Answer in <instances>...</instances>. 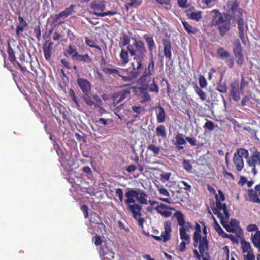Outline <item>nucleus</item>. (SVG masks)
I'll return each mask as SVG.
<instances>
[{
  "label": "nucleus",
  "mask_w": 260,
  "mask_h": 260,
  "mask_svg": "<svg viewBox=\"0 0 260 260\" xmlns=\"http://www.w3.org/2000/svg\"><path fill=\"white\" fill-rule=\"evenodd\" d=\"M132 39L134 41L133 46L129 45L126 49L121 48L119 55L120 61L122 66H126L130 60L129 54L133 57L129 68L138 71L143 69L147 50L142 41L137 40L135 38H132Z\"/></svg>",
  "instance_id": "f257e3e1"
},
{
  "label": "nucleus",
  "mask_w": 260,
  "mask_h": 260,
  "mask_svg": "<svg viewBox=\"0 0 260 260\" xmlns=\"http://www.w3.org/2000/svg\"><path fill=\"white\" fill-rule=\"evenodd\" d=\"M125 195L126 197L125 203L127 205L128 211L132 214L133 218L138 221L139 226L143 228L145 220L142 217V207L141 205L148 204L147 194L144 191L140 192L130 189Z\"/></svg>",
  "instance_id": "f03ea898"
},
{
  "label": "nucleus",
  "mask_w": 260,
  "mask_h": 260,
  "mask_svg": "<svg viewBox=\"0 0 260 260\" xmlns=\"http://www.w3.org/2000/svg\"><path fill=\"white\" fill-rule=\"evenodd\" d=\"M194 229L195 231L193 236V245L194 247L198 246L199 252L203 256L205 250L208 251L209 242L206 236L203 237L201 236V229L199 224L196 223Z\"/></svg>",
  "instance_id": "7ed1b4c3"
},
{
  "label": "nucleus",
  "mask_w": 260,
  "mask_h": 260,
  "mask_svg": "<svg viewBox=\"0 0 260 260\" xmlns=\"http://www.w3.org/2000/svg\"><path fill=\"white\" fill-rule=\"evenodd\" d=\"M143 38L148 45L149 51V58L148 64L146 66L144 72L153 74L155 73V62L153 58V50L155 47L154 41L152 36L148 34H144Z\"/></svg>",
  "instance_id": "20e7f679"
},
{
  "label": "nucleus",
  "mask_w": 260,
  "mask_h": 260,
  "mask_svg": "<svg viewBox=\"0 0 260 260\" xmlns=\"http://www.w3.org/2000/svg\"><path fill=\"white\" fill-rule=\"evenodd\" d=\"M250 155H248L246 162L248 167L250 168L252 172L255 175L257 173L256 166L260 165V151L255 147L249 149Z\"/></svg>",
  "instance_id": "39448f33"
},
{
  "label": "nucleus",
  "mask_w": 260,
  "mask_h": 260,
  "mask_svg": "<svg viewBox=\"0 0 260 260\" xmlns=\"http://www.w3.org/2000/svg\"><path fill=\"white\" fill-rule=\"evenodd\" d=\"M249 155L248 150L244 148H237L234 154L233 162L238 171H241L244 168L243 158L247 159Z\"/></svg>",
  "instance_id": "423d86ee"
},
{
  "label": "nucleus",
  "mask_w": 260,
  "mask_h": 260,
  "mask_svg": "<svg viewBox=\"0 0 260 260\" xmlns=\"http://www.w3.org/2000/svg\"><path fill=\"white\" fill-rule=\"evenodd\" d=\"M134 92L138 99L141 103H146L151 100V98L149 93L148 89L146 87H133Z\"/></svg>",
  "instance_id": "0eeeda50"
},
{
  "label": "nucleus",
  "mask_w": 260,
  "mask_h": 260,
  "mask_svg": "<svg viewBox=\"0 0 260 260\" xmlns=\"http://www.w3.org/2000/svg\"><path fill=\"white\" fill-rule=\"evenodd\" d=\"M89 7L91 9L89 13L96 15V13H101L105 10L106 3L104 1L94 0L91 2Z\"/></svg>",
  "instance_id": "6e6552de"
},
{
  "label": "nucleus",
  "mask_w": 260,
  "mask_h": 260,
  "mask_svg": "<svg viewBox=\"0 0 260 260\" xmlns=\"http://www.w3.org/2000/svg\"><path fill=\"white\" fill-rule=\"evenodd\" d=\"M236 20L238 25V29L239 31V36L243 44H245L246 41L244 36V19L243 14L239 12L237 15L235 16V18H233Z\"/></svg>",
  "instance_id": "1a4fd4ad"
},
{
  "label": "nucleus",
  "mask_w": 260,
  "mask_h": 260,
  "mask_svg": "<svg viewBox=\"0 0 260 260\" xmlns=\"http://www.w3.org/2000/svg\"><path fill=\"white\" fill-rule=\"evenodd\" d=\"M76 5L71 4L69 7L66 8L63 11L58 14L52 15L51 17L54 23L57 22L61 18H67L71 15L73 12H75Z\"/></svg>",
  "instance_id": "9d476101"
},
{
  "label": "nucleus",
  "mask_w": 260,
  "mask_h": 260,
  "mask_svg": "<svg viewBox=\"0 0 260 260\" xmlns=\"http://www.w3.org/2000/svg\"><path fill=\"white\" fill-rule=\"evenodd\" d=\"M239 3L237 0H229L226 3V10L228 12H231L233 15V18H235V16L239 12L242 13L243 10L238 8Z\"/></svg>",
  "instance_id": "9b49d317"
},
{
  "label": "nucleus",
  "mask_w": 260,
  "mask_h": 260,
  "mask_svg": "<svg viewBox=\"0 0 260 260\" xmlns=\"http://www.w3.org/2000/svg\"><path fill=\"white\" fill-rule=\"evenodd\" d=\"M77 83L84 95L89 94L91 89V84L88 80L78 78L77 79Z\"/></svg>",
  "instance_id": "f8f14e48"
},
{
  "label": "nucleus",
  "mask_w": 260,
  "mask_h": 260,
  "mask_svg": "<svg viewBox=\"0 0 260 260\" xmlns=\"http://www.w3.org/2000/svg\"><path fill=\"white\" fill-rule=\"evenodd\" d=\"M248 195L250 201L260 203V183L255 186L254 190L252 189L248 190Z\"/></svg>",
  "instance_id": "ddd939ff"
},
{
  "label": "nucleus",
  "mask_w": 260,
  "mask_h": 260,
  "mask_svg": "<svg viewBox=\"0 0 260 260\" xmlns=\"http://www.w3.org/2000/svg\"><path fill=\"white\" fill-rule=\"evenodd\" d=\"M53 43L50 40H47L43 45V49L44 55L47 61L51 59L52 51L53 50Z\"/></svg>",
  "instance_id": "4468645a"
},
{
  "label": "nucleus",
  "mask_w": 260,
  "mask_h": 260,
  "mask_svg": "<svg viewBox=\"0 0 260 260\" xmlns=\"http://www.w3.org/2000/svg\"><path fill=\"white\" fill-rule=\"evenodd\" d=\"M173 144L178 150H183L184 147L182 145L186 144V138H184L183 134L178 133L175 136V141Z\"/></svg>",
  "instance_id": "2eb2a0df"
},
{
  "label": "nucleus",
  "mask_w": 260,
  "mask_h": 260,
  "mask_svg": "<svg viewBox=\"0 0 260 260\" xmlns=\"http://www.w3.org/2000/svg\"><path fill=\"white\" fill-rule=\"evenodd\" d=\"M230 94L232 99L236 102L238 101L240 99L239 85L238 84H231L230 85Z\"/></svg>",
  "instance_id": "dca6fc26"
},
{
  "label": "nucleus",
  "mask_w": 260,
  "mask_h": 260,
  "mask_svg": "<svg viewBox=\"0 0 260 260\" xmlns=\"http://www.w3.org/2000/svg\"><path fill=\"white\" fill-rule=\"evenodd\" d=\"M212 12L215 13L213 17L212 24L213 26H217L224 22V19L222 14L217 9H214Z\"/></svg>",
  "instance_id": "f3484780"
},
{
  "label": "nucleus",
  "mask_w": 260,
  "mask_h": 260,
  "mask_svg": "<svg viewBox=\"0 0 260 260\" xmlns=\"http://www.w3.org/2000/svg\"><path fill=\"white\" fill-rule=\"evenodd\" d=\"M162 44L164 46V56L170 60L172 56L171 48L172 46L170 40L167 39H164L162 41Z\"/></svg>",
  "instance_id": "a211bd4d"
},
{
  "label": "nucleus",
  "mask_w": 260,
  "mask_h": 260,
  "mask_svg": "<svg viewBox=\"0 0 260 260\" xmlns=\"http://www.w3.org/2000/svg\"><path fill=\"white\" fill-rule=\"evenodd\" d=\"M186 16L190 20L199 21L202 18V12H192L191 9H187L185 11Z\"/></svg>",
  "instance_id": "6ab92c4d"
},
{
  "label": "nucleus",
  "mask_w": 260,
  "mask_h": 260,
  "mask_svg": "<svg viewBox=\"0 0 260 260\" xmlns=\"http://www.w3.org/2000/svg\"><path fill=\"white\" fill-rule=\"evenodd\" d=\"M132 70L129 72V75L128 76H124L122 74L121 76V78L123 81L124 82H128L131 81L133 79L137 77L139 73L143 69H139L138 71L134 70L131 69Z\"/></svg>",
  "instance_id": "aec40b11"
},
{
  "label": "nucleus",
  "mask_w": 260,
  "mask_h": 260,
  "mask_svg": "<svg viewBox=\"0 0 260 260\" xmlns=\"http://www.w3.org/2000/svg\"><path fill=\"white\" fill-rule=\"evenodd\" d=\"M153 74L146 72H143L142 76L138 80L139 83L141 85H148L152 79Z\"/></svg>",
  "instance_id": "412c9836"
},
{
  "label": "nucleus",
  "mask_w": 260,
  "mask_h": 260,
  "mask_svg": "<svg viewBox=\"0 0 260 260\" xmlns=\"http://www.w3.org/2000/svg\"><path fill=\"white\" fill-rule=\"evenodd\" d=\"M164 234H161L162 241L166 242L170 239V232L171 231V222L170 221H165L164 222Z\"/></svg>",
  "instance_id": "4be33fe9"
},
{
  "label": "nucleus",
  "mask_w": 260,
  "mask_h": 260,
  "mask_svg": "<svg viewBox=\"0 0 260 260\" xmlns=\"http://www.w3.org/2000/svg\"><path fill=\"white\" fill-rule=\"evenodd\" d=\"M212 218L214 220V222L215 224V225H214L215 230L218 233V234L219 235H220L221 237H222L223 238H229L231 239V237H232V235H228L227 233H226L223 230V229L218 223L217 221H216L215 218L214 216H212Z\"/></svg>",
  "instance_id": "5701e85b"
},
{
  "label": "nucleus",
  "mask_w": 260,
  "mask_h": 260,
  "mask_svg": "<svg viewBox=\"0 0 260 260\" xmlns=\"http://www.w3.org/2000/svg\"><path fill=\"white\" fill-rule=\"evenodd\" d=\"M218 29L221 37H224L226 33L230 30V21L226 23H223L219 25Z\"/></svg>",
  "instance_id": "b1692460"
},
{
  "label": "nucleus",
  "mask_w": 260,
  "mask_h": 260,
  "mask_svg": "<svg viewBox=\"0 0 260 260\" xmlns=\"http://www.w3.org/2000/svg\"><path fill=\"white\" fill-rule=\"evenodd\" d=\"M78 52L75 46L70 44L68 48L64 51V55L68 56V55L72 56L73 59L77 55Z\"/></svg>",
  "instance_id": "393cba45"
},
{
  "label": "nucleus",
  "mask_w": 260,
  "mask_h": 260,
  "mask_svg": "<svg viewBox=\"0 0 260 260\" xmlns=\"http://www.w3.org/2000/svg\"><path fill=\"white\" fill-rule=\"evenodd\" d=\"M77 61L82 62L85 63H89L92 62V58L88 54L84 55H80L78 53L77 55L74 59Z\"/></svg>",
  "instance_id": "a878e982"
},
{
  "label": "nucleus",
  "mask_w": 260,
  "mask_h": 260,
  "mask_svg": "<svg viewBox=\"0 0 260 260\" xmlns=\"http://www.w3.org/2000/svg\"><path fill=\"white\" fill-rule=\"evenodd\" d=\"M158 112L156 113L157 121L158 123H162L166 119V114L164 108L161 106L158 107Z\"/></svg>",
  "instance_id": "bb28decb"
},
{
  "label": "nucleus",
  "mask_w": 260,
  "mask_h": 260,
  "mask_svg": "<svg viewBox=\"0 0 260 260\" xmlns=\"http://www.w3.org/2000/svg\"><path fill=\"white\" fill-rule=\"evenodd\" d=\"M131 37L126 34V33H123L122 34V37L121 38V42H119V45L120 48H123L124 46H128L131 45L130 44Z\"/></svg>",
  "instance_id": "cd10ccee"
},
{
  "label": "nucleus",
  "mask_w": 260,
  "mask_h": 260,
  "mask_svg": "<svg viewBox=\"0 0 260 260\" xmlns=\"http://www.w3.org/2000/svg\"><path fill=\"white\" fill-rule=\"evenodd\" d=\"M117 96L120 98V100L122 102L126 98H129L131 96L130 89H122L118 92H115Z\"/></svg>",
  "instance_id": "c85d7f7f"
},
{
  "label": "nucleus",
  "mask_w": 260,
  "mask_h": 260,
  "mask_svg": "<svg viewBox=\"0 0 260 260\" xmlns=\"http://www.w3.org/2000/svg\"><path fill=\"white\" fill-rule=\"evenodd\" d=\"M99 254L102 260H113L114 258V253L111 250L107 252L100 250Z\"/></svg>",
  "instance_id": "c756f323"
},
{
  "label": "nucleus",
  "mask_w": 260,
  "mask_h": 260,
  "mask_svg": "<svg viewBox=\"0 0 260 260\" xmlns=\"http://www.w3.org/2000/svg\"><path fill=\"white\" fill-rule=\"evenodd\" d=\"M194 90L197 95L199 96L200 100L202 101H206L207 94L202 89L200 88L197 84L194 86Z\"/></svg>",
  "instance_id": "7c9ffc66"
},
{
  "label": "nucleus",
  "mask_w": 260,
  "mask_h": 260,
  "mask_svg": "<svg viewBox=\"0 0 260 260\" xmlns=\"http://www.w3.org/2000/svg\"><path fill=\"white\" fill-rule=\"evenodd\" d=\"M182 23L185 31L189 34H195L197 32V28L192 27L188 22L182 21Z\"/></svg>",
  "instance_id": "2f4dec72"
},
{
  "label": "nucleus",
  "mask_w": 260,
  "mask_h": 260,
  "mask_svg": "<svg viewBox=\"0 0 260 260\" xmlns=\"http://www.w3.org/2000/svg\"><path fill=\"white\" fill-rule=\"evenodd\" d=\"M252 242L254 246L260 251V231H257L252 238Z\"/></svg>",
  "instance_id": "473e14b6"
},
{
  "label": "nucleus",
  "mask_w": 260,
  "mask_h": 260,
  "mask_svg": "<svg viewBox=\"0 0 260 260\" xmlns=\"http://www.w3.org/2000/svg\"><path fill=\"white\" fill-rule=\"evenodd\" d=\"M179 234L180 239L183 241H185L187 243H190V236L189 234L186 233V232H185V230H184V228L179 229Z\"/></svg>",
  "instance_id": "72a5a7b5"
},
{
  "label": "nucleus",
  "mask_w": 260,
  "mask_h": 260,
  "mask_svg": "<svg viewBox=\"0 0 260 260\" xmlns=\"http://www.w3.org/2000/svg\"><path fill=\"white\" fill-rule=\"evenodd\" d=\"M178 222V224L180 226L184 225L185 223L184 216L182 213L179 211H177L174 214Z\"/></svg>",
  "instance_id": "f704fd0d"
},
{
  "label": "nucleus",
  "mask_w": 260,
  "mask_h": 260,
  "mask_svg": "<svg viewBox=\"0 0 260 260\" xmlns=\"http://www.w3.org/2000/svg\"><path fill=\"white\" fill-rule=\"evenodd\" d=\"M8 54L9 55V59L11 63H13L16 61V57L15 52L12 48L9 42L8 43Z\"/></svg>",
  "instance_id": "c9c22d12"
},
{
  "label": "nucleus",
  "mask_w": 260,
  "mask_h": 260,
  "mask_svg": "<svg viewBox=\"0 0 260 260\" xmlns=\"http://www.w3.org/2000/svg\"><path fill=\"white\" fill-rule=\"evenodd\" d=\"M241 245L243 253L247 252V254H253L251 251V246L249 242L243 241L241 243Z\"/></svg>",
  "instance_id": "e433bc0d"
},
{
  "label": "nucleus",
  "mask_w": 260,
  "mask_h": 260,
  "mask_svg": "<svg viewBox=\"0 0 260 260\" xmlns=\"http://www.w3.org/2000/svg\"><path fill=\"white\" fill-rule=\"evenodd\" d=\"M156 133L157 136L162 138H165L167 135L166 130L162 125H160L156 127Z\"/></svg>",
  "instance_id": "4c0bfd02"
},
{
  "label": "nucleus",
  "mask_w": 260,
  "mask_h": 260,
  "mask_svg": "<svg viewBox=\"0 0 260 260\" xmlns=\"http://www.w3.org/2000/svg\"><path fill=\"white\" fill-rule=\"evenodd\" d=\"M216 90L220 93H226L228 91V87L225 82L222 83L220 81L218 83Z\"/></svg>",
  "instance_id": "58836bf2"
},
{
  "label": "nucleus",
  "mask_w": 260,
  "mask_h": 260,
  "mask_svg": "<svg viewBox=\"0 0 260 260\" xmlns=\"http://www.w3.org/2000/svg\"><path fill=\"white\" fill-rule=\"evenodd\" d=\"M166 209H170L171 210H174V208L170 206L166 205L163 203H160L159 205L155 207V210L159 214L161 213V212L165 211Z\"/></svg>",
  "instance_id": "ea45409f"
},
{
  "label": "nucleus",
  "mask_w": 260,
  "mask_h": 260,
  "mask_svg": "<svg viewBox=\"0 0 260 260\" xmlns=\"http://www.w3.org/2000/svg\"><path fill=\"white\" fill-rule=\"evenodd\" d=\"M240 52H242V47L240 41L239 40H236L235 41L233 44V53L235 54Z\"/></svg>",
  "instance_id": "a19ab883"
},
{
  "label": "nucleus",
  "mask_w": 260,
  "mask_h": 260,
  "mask_svg": "<svg viewBox=\"0 0 260 260\" xmlns=\"http://www.w3.org/2000/svg\"><path fill=\"white\" fill-rule=\"evenodd\" d=\"M148 89V91L155 92L156 94L158 93L159 87L155 82L154 78H153L152 83L149 85Z\"/></svg>",
  "instance_id": "79ce46f5"
},
{
  "label": "nucleus",
  "mask_w": 260,
  "mask_h": 260,
  "mask_svg": "<svg viewBox=\"0 0 260 260\" xmlns=\"http://www.w3.org/2000/svg\"><path fill=\"white\" fill-rule=\"evenodd\" d=\"M217 54L220 56L222 59L226 58L229 57L230 53L228 51L224 50L222 47L219 48L217 50Z\"/></svg>",
  "instance_id": "37998d69"
},
{
  "label": "nucleus",
  "mask_w": 260,
  "mask_h": 260,
  "mask_svg": "<svg viewBox=\"0 0 260 260\" xmlns=\"http://www.w3.org/2000/svg\"><path fill=\"white\" fill-rule=\"evenodd\" d=\"M182 166L187 172H192V166L189 160L184 159L182 161Z\"/></svg>",
  "instance_id": "c03bdc74"
},
{
  "label": "nucleus",
  "mask_w": 260,
  "mask_h": 260,
  "mask_svg": "<svg viewBox=\"0 0 260 260\" xmlns=\"http://www.w3.org/2000/svg\"><path fill=\"white\" fill-rule=\"evenodd\" d=\"M236 58V63L240 66L244 63V56L243 52L237 53L234 54Z\"/></svg>",
  "instance_id": "a18cd8bd"
},
{
  "label": "nucleus",
  "mask_w": 260,
  "mask_h": 260,
  "mask_svg": "<svg viewBox=\"0 0 260 260\" xmlns=\"http://www.w3.org/2000/svg\"><path fill=\"white\" fill-rule=\"evenodd\" d=\"M85 41L86 45L90 47L96 48L99 50L101 51V48L95 44V42L93 40L89 39L87 37H86Z\"/></svg>",
  "instance_id": "49530a36"
},
{
  "label": "nucleus",
  "mask_w": 260,
  "mask_h": 260,
  "mask_svg": "<svg viewBox=\"0 0 260 260\" xmlns=\"http://www.w3.org/2000/svg\"><path fill=\"white\" fill-rule=\"evenodd\" d=\"M199 83L200 86L199 87L200 88H205L207 86V82L205 77L202 75H200L199 77Z\"/></svg>",
  "instance_id": "de8ad7c7"
},
{
  "label": "nucleus",
  "mask_w": 260,
  "mask_h": 260,
  "mask_svg": "<svg viewBox=\"0 0 260 260\" xmlns=\"http://www.w3.org/2000/svg\"><path fill=\"white\" fill-rule=\"evenodd\" d=\"M147 149L152 151L154 155H158L160 152V148L154 144H150L148 146Z\"/></svg>",
  "instance_id": "09e8293b"
},
{
  "label": "nucleus",
  "mask_w": 260,
  "mask_h": 260,
  "mask_svg": "<svg viewBox=\"0 0 260 260\" xmlns=\"http://www.w3.org/2000/svg\"><path fill=\"white\" fill-rule=\"evenodd\" d=\"M116 93H114L112 96L113 102L110 105V108L112 109V107L118 105V104L120 103L122 101L120 100V98L116 96Z\"/></svg>",
  "instance_id": "8fccbe9b"
},
{
  "label": "nucleus",
  "mask_w": 260,
  "mask_h": 260,
  "mask_svg": "<svg viewBox=\"0 0 260 260\" xmlns=\"http://www.w3.org/2000/svg\"><path fill=\"white\" fill-rule=\"evenodd\" d=\"M116 68H109L107 67H102V71L107 75H115Z\"/></svg>",
  "instance_id": "3c124183"
},
{
  "label": "nucleus",
  "mask_w": 260,
  "mask_h": 260,
  "mask_svg": "<svg viewBox=\"0 0 260 260\" xmlns=\"http://www.w3.org/2000/svg\"><path fill=\"white\" fill-rule=\"evenodd\" d=\"M248 82H247L243 76L241 77V82H240V92L243 94L244 93V90L246 87L248 86Z\"/></svg>",
  "instance_id": "603ef678"
},
{
  "label": "nucleus",
  "mask_w": 260,
  "mask_h": 260,
  "mask_svg": "<svg viewBox=\"0 0 260 260\" xmlns=\"http://www.w3.org/2000/svg\"><path fill=\"white\" fill-rule=\"evenodd\" d=\"M214 214L217 216L218 218H219L220 220V223L225 228L227 225V223L224 220V217L222 215V214L220 212H218L216 210H215V212H214Z\"/></svg>",
  "instance_id": "864d4df0"
},
{
  "label": "nucleus",
  "mask_w": 260,
  "mask_h": 260,
  "mask_svg": "<svg viewBox=\"0 0 260 260\" xmlns=\"http://www.w3.org/2000/svg\"><path fill=\"white\" fill-rule=\"evenodd\" d=\"M117 13L115 11H108L107 12H101V13H96V16L98 17H104L106 16H113Z\"/></svg>",
  "instance_id": "5fc2aeb1"
},
{
  "label": "nucleus",
  "mask_w": 260,
  "mask_h": 260,
  "mask_svg": "<svg viewBox=\"0 0 260 260\" xmlns=\"http://www.w3.org/2000/svg\"><path fill=\"white\" fill-rule=\"evenodd\" d=\"M216 208L213 209V212H215L216 210L218 212H220V210H222L224 208V205H226L225 203H222L221 201H219L217 199V201H215Z\"/></svg>",
  "instance_id": "6e6d98bb"
},
{
  "label": "nucleus",
  "mask_w": 260,
  "mask_h": 260,
  "mask_svg": "<svg viewBox=\"0 0 260 260\" xmlns=\"http://www.w3.org/2000/svg\"><path fill=\"white\" fill-rule=\"evenodd\" d=\"M131 2L127 5H125V7L127 9H128L129 7H137L139 6L141 4V1L139 0H131Z\"/></svg>",
  "instance_id": "4d7b16f0"
},
{
  "label": "nucleus",
  "mask_w": 260,
  "mask_h": 260,
  "mask_svg": "<svg viewBox=\"0 0 260 260\" xmlns=\"http://www.w3.org/2000/svg\"><path fill=\"white\" fill-rule=\"evenodd\" d=\"M83 99L88 106H92L94 105V102L92 100V98L89 96V94L83 95Z\"/></svg>",
  "instance_id": "13d9d810"
},
{
  "label": "nucleus",
  "mask_w": 260,
  "mask_h": 260,
  "mask_svg": "<svg viewBox=\"0 0 260 260\" xmlns=\"http://www.w3.org/2000/svg\"><path fill=\"white\" fill-rule=\"evenodd\" d=\"M214 123L210 120H208L204 124L203 127L205 129H208L209 131H212L214 128Z\"/></svg>",
  "instance_id": "bf43d9fd"
},
{
  "label": "nucleus",
  "mask_w": 260,
  "mask_h": 260,
  "mask_svg": "<svg viewBox=\"0 0 260 260\" xmlns=\"http://www.w3.org/2000/svg\"><path fill=\"white\" fill-rule=\"evenodd\" d=\"M92 98L96 101V102H94V105L96 108H99L100 107H102V101L97 94L93 95Z\"/></svg>",
  "instance_id": "052dcab7"
},
{
  "label": "nucleus",
  "mask_w": 260,
  "mask_h": 260,
  "mask_svg": "<svg viewBox=\"0 0 260 260\" xmlns=\"http://www.w3.org/2000/svg\"><path fill=\"white\" fill-rule=\"evenodd\" d=\"M90 221L91 223L99 224L100 222H101V220L100 219V217L99 216V215L96 213H94L93 214H91L90 219Z\"/></svg>",
  "instance_id": "680f3d73"
},
{
  "label": "nucleus",
  "mask_w": 260,
  "mask_h": 260,
  "mask_svg": "<svg viewBox=\"0 0 260 260\" xmlns=\"http://www.w3.org/2000/svg\"><path fill=\"white\" fill-rule=\"evenodd\" d=\"M69 96H70V98H71V99L76 104V105L77 106H79V104L77 99L76 96L75 92L74 91V90L72 89H70L69 90Z\"/></svg>",
  "instance_id": "e2e57ef3"
},
{
  "label": "nucleus",
  "mask_w": 260,
  "mask_h": 260,
  "mask_svg": "<svg viewBox=\"0 0 260 260\" xmlns=\"http://www.w3.org/2000/svg\"><path fill=\"white\" fill-rule=\"evenodd\" d=\"M132 109L133 111L137 114H140L143 112L145 111V109L142 106H134L132 107Z\"/></svg>",
  "instance_id": "0e129e2a"
},
{
  "label": "nucleus",
  "mask_w": 260,
  "mask_h": 260,
  "mask_svg": "<svg viewBox=\"0 0 260 260\" xmlns=\"http://www.w3.org/2000/svg\"><path fill=\"white\" fill-rule=\"evenodd\" d=\"M92 242H94L96 246L101 245L102 243V240L101 238V236L98 235V234H96L95 236H94L92 238Z\"/></svg>",
  "instance_id": "69168bd1"
},
{
  "label": "nucleus",
  "mask_w": 260,
  "mask_h": 260,
  "mask_svg": "<svg viewBox=\"0 0 260 260\" xmlns=\"http://www.w3.org/2000/svg\"><path fill=\"white\" fill-rule=\"evenodd\" d=\"M124 104H120V105H116L115 107H112V109H111L114 112V114H117V113H119L121 109L123 108Z\"/></svg>",
  "instance_id": "338daca9"
},
{
  "label": "nucleus",
  "mask_w": 260,
  "mask_h": 260,
  "mask_svg": "<svg viewBox=\"0 0 260 260\" xmlns=\"http://www.w3.org/2000/svg\"><path fill=\"white\" fill-rule=\"evenodd\" d=\"M186 141H187L192 146H195L197 145V140L194 137L187 136L186 137Z\"/></svg>",
  "instance_id": "774afa93"
}]
</instances>
